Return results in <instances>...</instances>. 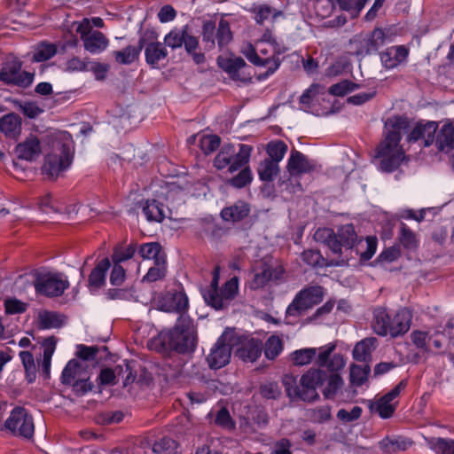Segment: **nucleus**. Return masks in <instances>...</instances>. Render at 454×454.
<instances>
[{"mask_svg":"<svg viewBox=\"0 0 454 454\" xmlns=\"http://www.w3.org/2000/svg\"><path fill=\"white\" fill-rule=\"evenodd\" d=\"M326 379V372L319 368H311L300 380V385L295 387H287L290 397L310 402L318 397L317 388L323 385Z\"/></svg>","mask_w":454,"mask_h":454,"instance_id":"0eeeda50","label":"nucleus"},{"mask_svg":"<svg viewBox=\"0 0 454 454\" xmlns=\"http://www.w3.org/2000/svg\"><path fill=\"white\" fill-rule=\"evenodd\" d=\"M184 30L183 29H173L168 34H167L164 37V43L167 46L176 49L183 45L184 43Z\"/></svg>","mask_w":454,"mask_h":454,"instance_id":"13d9d810","label":"nucleus"},{"mask_svg":"<svg viewBox=\"0 0 454 454\" xmlns=\"http://www.w3.org/2000/svg\"><path fill=\"white\" fill-rule=\"evenodd\" d=\"M110 268V261L107 258L100 261L89 278V288L91 293L98 290L106 282V273Z\"/></svg>","mask_w":454,"mask_h":454,"instance_id":"a878e982","label":"nucleus"},{"mask_svg":"<svg viewBox=\"0 0 454 454\" xmlns=\"http://www.w3.org/2000/svg\"><path fill=\"white\" fill-rule=\"evenodd\" d=\"M15 153L20 159L32 161L41 153L39 140L35 137H29L24 142L19 144Z\"/></svg>","mask_w":454,"mask_h":454,"instance_id":"b1692460","label":"nucleus"},{"mask_svg":"<svg viewBox=\"0 0 454 454\" xmlns=\"http://www.w3.org/2000/svg\"><path fill=\"white\" fill-rule=\"evenodd\" d=\"M302 260L309 266H341L347 262V259L333 260L327 262L317 250H306L302 253Z\"/></svg>","mask_w":454,"mask_h":454,"instance_id":"bb28decb","label":"nucleus"},{"mask_svg":"<svg viewBox=\"0 0 454 454\" xmlns=\"http://www.w3.org/2000/svg\"><path fill=\"white\" fill-rule=\"evenodd\" d=\"M196 340L192 320L182 314L172 330L160 333L153 342L156 348L162 350L169 348L179 353H186L194 350Z\"/></svg>","mask_w":454,"mask_h":454,"instance_id":"7ed1b4c3","label":"nucleus"},{"mask_svg":"<svg viewBox=\"0 0 454 454\" xmlns=\"http://www.w3.org/2000/svg\"><path fill=\"white\" fill-rule=\"evenodd\" d=\"M367 0H335L340 9L347 12L351 18L359 15Z\"/></svg>","mask_w":454,"mask_h":454,"instance_id":"49530a36","label":"nucleus"},{"mask_svg":"<svg viewBox=\"0 0 454 454\" xmlns=\"http://www.w3.org/2000/svg\"><path fill=\"white\" fill-rule=\"evenodd\" d=\"M165 301L168 311L182 313L188 308V298L183 291L168 294Z\"/></svg>","mask_w":454,"mask_h":454,"instance_id":"72a5a7b5","label":"nucleus"},{"mask_svg":"<svg viewBox=\"0 0 454 454\" xmlns=\"http://www.w3.org/2000/svg\"><path fill=\"white\" fill-rule=\"evenodd\" d=\"M218 66L233 79L239 78V73L246 66L240 57L233 55H221L217 59Z\"/></svg>","mask_w":454,"mask_h":454,"instance_id":"393cba45","label":"nucleus"},{"mask_svg":"<svg viewBox=\"0 0 454 454\" xmlns=\"http://www.w3.org/2000/svg\"><path fill=\"white\" fill-rule=\"evenodd\" d=\"M287 48L278 42L270 30L263 33L254 47L250 43L242 46L241 52L254 66L267 69L266 74H273L280 66L279 55L286 52Z\"/></svg>","mask_w":454,"mask_h":454,"instance_id":"f03ea898","label":"nucleus"},{"mask_svg":"<svg viewBox=\"0 0 454 454\" xmlns=\"http://www.w3.org/2000/svg\"><path fill=\"white\" fill-rule=\"evenodd\" d=\"M408 56V50L403 46L387 48L380 54L382 65L388 69L395 68L405 61Z\"/></svg>","mask_w":454,"mask_h":454,"instance_id":"4be33fe9","label":"nucleus"},{"mask_svg":"<svg viewBox=\"0 0 454 454\" xmlns=\"http://www.w3.org/2000/svg\"><path fill=\"white\" fill-rule=\"evenodd\" d=\"M428 447L438 454H454V441L443 438L427 440Z\"/></svg>","mask_w":454,"mask_h":454,"instance_id":"a19ab883","label":"nucleus"},{"mask_svg":"<svg viewBox=\"0 0 454 454\" xmlns=\"http://www.w3.org/2000/svg\"><path fill=\"white\" fill-rule=\"evenodd\" d=\"M234 341L235 333L232 331H225L219 337L207 358L211 369H220L229 364Z\"/></svg>","mask_w":454,"mask_h":454,"instance_id":"9b49d317","label":"nucleus"},{"mask_svg":"<svg viewBox=\"0 0 454 454\" xmlns=\"http://www.w3.org/2000/svg\"><path fill=\"white\" fill-rule=\"evenodd\" d=\"M39 209L45 214L57 213L61 210L56 200H54L50 194L44 195L38 202Z\"/></svg>","mask_w":454,"mask_h":454,"instance_id":"bf43d9fd","label":"nucleus"},{"mask_svg":"<svg viewBox=\"0 0 454 454\" xmlns=\"http://www.w3.org/2000/svg\"><path fill=\"white\" fill-rule=\"evenodd\" d=\"M436 145L440 151L446 153L454 147V126L451 123L442 126L436 137Z\"/></svg>","mask_w":454,"mask_h":454,"instance_id":"c756f323","label":"nucleus"},{"mask_svg":"<svg viewBox=\"0 0 454 454\" xmlns=\"http://www.w3.org/2000/svg\"><path fill=\"white\" fill-rule=\"evenodd\" d=\"M142 212L148 222H162L169 213L162 200L156 196L155 199L146 200L141 203Z\"/></svg>","mask_w":454,"mask_h":454,"instance_id":"412c9836","label":"nucleus"},{"mask_svg":"<svg viewBox=\"0 0 454 454\" xmlns=\"http://www.w3.org/2000/svg\"><path fill=\"white\" fill-rule=\"evenodd\" d=\"M411 314L407 309H400L390 314L386 309L379 307L373 311L372 326L381 336L397 337L407 333L411 327Z\"/></svg>","mask_w":454,"mask_h":454,"instance_id":"20e7f679","label":"nucleus"},{"mask_svg":"<svg viewBox=\"0 0 454 454\" xmlns=\"http://www.w3.org/2000/svg\"><path fill=\"white\" fill-rule=\"evenodd\" d=\"M335 235L340 245V254H342V248L351 249L357 240V235L352 224L342 225Z\"/></svg>","mask_w":454,"mask_h":454,"instance_id":"f704fd0d","label":"nucleus"},{"mask_svg":"<svg viewBox=\"0 0 454 454\" xmlns=\"http://www.w3.org/2000/svg\"><path fill=\"white\" fill-rule=\"evenodd\" d=\"M69 286L67 277L59 272H46L37 277L35 288L48 297L60 296Z\"/></svg>","mask_w":454,"mask_h":454,"instance_id":"4468645a","label":"nucleus"},{"mask_svg":"<svg viewBox=\"0 0 454 454\" xmlns=\"http://www.w3.org/2000/svg\"><path fill=\"white\" fill-rule=\"evenodd\" d=\"M249 213V207L243 201L223 208L221 212L222 218L224 221L238 222L242 220Z\"/></svg>","mask_w":454,"mask_h":454,"instance_id":"2f4dec72","label":"nucleus"},{"mask_svg":"<svg viewBox=\"0 0 454 454\" xmlns=\"http://www.w3.org/2000/svg\"><path fill=\"white\" fill-rule=\"evenodd\" d=\"M323 89L319 85H311L300 98L304 108H309L317 100V97Z\"/></svg>","mask_w":454,"mask_h":454,"instance_id":"6e6d98bb","label":"nucleus"},{"mask_svg":"<svg viewBox=\"0 0 454 454\" xmlns=\"http://www.w3.org/2000/svg\"><path fill=\"white\" fill-rule=\"evenodd\" d=\"M88 69V62L79 57H72L67 59L64 66L67 72H84Z\"/></svg>","mask_w":454,"mask_h":454,"instance_id":"680f3d73","label":"nucleus"},{"mask_svg":"<svg viewBox=\"0 0 454 454\" xmlns=\"http://www.w3.org/2000/svg\"><path fill=\"white\" fill-rule=\"evenodd\" d=\"M370 372V366L367 364H351L349 372V380L351 385L353 387L362 386L367 380Z\"/></svg>","mask_w":454,"mask_h":454,"instance_id":"4c0bfd02","label":"nucleus"},{"mask_svg":"<svg viewBox=\"0 0 454 454\" xmlns=\"http://www.w3.org/2000/svg\"><path fill=\"white\" fill-rule=\"evenodd\" d=\"M34 74L21 70V62L16 58L8 59L0 71V81L9 85L21 88L30 86L34 81Z\"/></svg>","mask_w":454,"mask_h":454,"instance_id":"f8f14e48","label":"nucleus"},{"mask_svg":"<svg viewBox=\"0 0 454 454\" xmlns=\"http://www.w3.org/2000/svg\"><path fill=\"white\" fill-rule=\"evenodd\" d=\"M350 51L358 58H364L366 55L375 52L367 37L354 38L350 41Z\"/></svg>","mask_w":454,"mask_h":454,"instance_id":"ea45409f","label":"nucleus"},{"mask_svg":"<svg viewBox=\"0 0 454 454\" xmlns=\"http://www.w3.org/2000/svg\"><path fill=\"white\" fill-rule=\"evenodd\" d=\"M142 46L139 45L137 47L136 46H128L122 51H116L114 53L115 59L117 62L121 64H130L134 62L139 56V53L141 51Z\"/></svg>","mask_w":454,"mask_h":454,"instance_id":"09e8293b","label":"nucleus"},{"mask_svg":"<svg viewBox=\"0 0 454 454\" xmlns=\"http://www.w3.org/2000/svg\"><path fill=\"white\" fill-rule=\"evenodd\" d=\"M76 32L80 34L84 49L91 54L101 53L108 46L107 38L103 33L91 29L90 21L88 19H83L78 24Z\"/></svg>","mask_w":454,"mask_h":454,"instance_id":"2eb2a0df","label":"nucleus"},{"mask_svg":"<svg viewBox=\"0 0 454 454\" xmlns=\"http://www.w3.org/2000/svg\"><path fill=\"white\" fill-rule=\"evenodd\" d=\"M72 160L73 153L70 143L56 140L52 144L51 153H47L45 157L42 168L43 173L51 178L57 177L62 171L69 168Z\"/></svg>","mask_w":454,"mask_h":454,"instance_id":"423d86ee","label":"nucleus"},{"mask_svg":"<svg viewBox=\"0 0 454 454\" xmlns=\"http://www.w3.org/2000/svg\"><path fill=\"white\" fill-rule=\"evenodd\" d=\"M318 348H304L296 349L290 354V359L294 365L303 366L310 364V362L317 357Z\"/></svg>","mask_w":454,"mask_h":454,"instance_id":"c9c22d12","label":"nucleus"},{"mask_svg":"<svg viewBox=\"0 0 454 454\" xmlns=\"http://www.w3.org/2000/svg\"><path fill=\"white\" fill-rule=\"evenodd\" d=\"M62 383L72 385L74 390L83 395L91 390L90 373L83 363L72 359L65 366L62 375Z\"/></svg>","mask_w":454,"mask_h":454,"instance_id":"9d476101","label":"nucleus"},{"mask_svg":"<svg viewBox=\"0 0 454 454\" xmlns=\"http://www.w3.org/2000/svg\"><path fill=\"white\" fill-rule=\"evenodd\" d=\"M5 427L16 436L31 439L35 432L32 416L22 407H15L5 421Z\"/></svg>","mask_w":454,"mask_h":454,"instance_id":"ddd939ff","label":"nucleus"},{"mask_svg":"<svg viewBox=\"0 0 454 454\" xmlns=\"http://www.w3.org/2000/svg\"><path fill=\"white\" fill-rule=\"evenodd\" d=\"M252 172L249 168L242 169L238 176L231 180V185L237 188H242L252 181Z\"/></svg>","mask_w":454,"mask_h":454,"instance_id":"338daca9","label":"nucleus"},{"mask_svg":"<svg viewBox=\"0 0 454 454\" xmlns=\"http://www.w3.org/2000/svg\"><path fill=\"white\" fill-rule=\"evenodd\" d=\"M21 129V120L14 114H9L0 119V130L7 137H16Z\"/></svg>","mask_w":454,"mask_h":454,"instance_id":"7c9ffc66","label":"nucleus"},{"mask_svg":"<svg viewBox=\"0 0 454 454\" xmlns=\"http://www.w3.org/2000/svg\"><path fill=\"white\" fill-rule=\"evenodd\" d=\"M176 442L169 438H162L155 442L153 451L155 454H179Z\"/></svg>","mask_w":454,"mask_h":454,"instance_id":"603ef678","label":"nucleus"},{"mask_svg":"<svg viewBox=\"0 0 454 454\" xmlns=\"http://www.w3.org/2000/svg\"><path fill=\"white\" fill-rule=\"evenodd\" d=\"M411 340L421 351L434 353L442 347L444 336L436 332L415 330L411 333Z\"/></svg>","mask_w":454,"mask_h":454,"instance_id":"aec40b11","label":"nucleus"},{"mask_svg":"<svg viewBox=\"0 0 454 454\" xmlns=\"http://www.w3.org/2000/svg\"><path fill=\"white\" fill-rule=\"evenodd\" d=\"M235 355L246 363L255 362L262 355V342L252 337H239L235 334Z\"/></svg>","mask_w":454,"mask_h":454,"instance_id":"f3484780","label":"nucleus"},{"mask_svg":"<svg viewBox=\"0 0 454 454\" xmlns=\"http://www.w3.org/2000/svg\"><path fill=\"white\" fill-rule=\"evenodd\" d=\"M376 346L377 340L375 338L371 337L362 340L354 347L353 358L356 361L367 362Z\"/></svg>","mask_w":454,"mask_h":454,"instance_id":"c85d7f7f","label":"nucleus"},{"mask_svg":"<svg viewBox=\"0 0 454 454\" xmlns=\"http://www.w3.org/2000/svg\"><path fill=\"white\" fill-rule=\"evenodd\" d=\"M284 269L271 259L256 262L247 279L249 288L256 290L266 286L270 280L281 279Z\"/></svg>","mask_w":454,"mask_h":454,"instance_id":"1a4fd4ad","label":"nucleus"},{"mask_svg":"<svg viewBox=\"0 0 454 454\" xmlns=\"http://www.w3.org/2000/svg\"><path fill=\"white\" fill-rule=\"evenodd\" d=\"M4 307L7 314H19L27 309V303L16 298H8L4 301Z\"/></svg>","mask_w":454,"mask_h":454,"instance_id":"774afa93","label":"nucleus"},{"mask_svg":"<svg viewBox=\"0 0 454 454\" xmlns=\"http://www.w3.org/2000/svg\"><path fill=\"white\" fill-rule=\"evenodd\" d=\"M220 145V138L215 135H200V147L205 154H208L215 151Z\"/></svg>","mask_w":454,"mask_h":454,"instance_id":"5fc2aeb1","label":"nucleus"},{"mask_svg":"<svg viewBox=\"0 0 454 454\" xmlns=\"http://www.w3.org/2000/svg\"><path fill=\"white\" fill-rule=\"evenodd\" d=\"M326 385L323 390V394L326 398H331L336 395L337 391L342 387L343 380L340 373L326 374Z\"/></svg>","mask_w":454,"mask_h":454,"instance_id":"c03bdc74","label":"nucleus"},{"mask_svg":"<svg viewBox=\"0 0 454 454\" xmlns=\"http://www.w3.org/2000/svg\"><path fill=\"white\" fill-rule=\"evenodd\" d=\"M407 126V121L403 117H395L387 123V134L377 149L376 157L380 160V168L385 172L396 169L405 160V153L400 145L402 130Z\"/></svg>","mask_w":454,"mask_h":454,"instance_id":"f257e3e1","label":"nucleus"},{"mask_svg":"<svg viewBox=\"0 0 454 454\" xmlns=\"http://www.w3.org/2000/svg\"><path fill=\"white\" fill-rule=\"evenodd\" d=\"M335 0H317L315 4V12L317 15L325 19L331 15L334 8Z\"/></svg>","mask_w":454,"mask_h":454,"instance_id":"e2e57ef3","label":"nucleus"},{"mask_svg":"<svg viewBox=\"0 0 454 454\" xmlns=\"http://www.w3.org/2000/svg\"><path fill=\"white\" fill-rule=\"evenodd\" d=\"M186 180L184 178H178L174 181L166 182L160 185V189L157 190L156 196L161 200H166L167 207L169 212L176 209L179 205L184 202L186 191L188 190Z\"/></svg>","mask_w":454,"mask_h":454,"instance_id":"dca6fc26","label":"nucleus"},{"mask_svg":"<svg viewBox=\"0 0 454 454\" xmlns=\"http://www.w3.org/2000/svg\"><path fill=\"white\" fill-rule=\"evenodd\" d=\"M284 343L280 337L272 335L265 342L264 355L268 359H274L281 354Z\"/></svg>","mask_w":454,"mask_h":454,"instance_id":"79ce46f5","label":"nucleus"},{"mask_svg":"<svg viewBox=\"0 0 454 454\" xmlns=\"http://www.w3.org/2000/svg\"><path fill=\"white\" fill-rule=\"evenodd\" d=\"M287 151V145L281 140H273L267 145V153L270 160L280 162Z\"/></svg>","mask_w":454,"mask_h":454,"instance_id":"de8ad7c7","label":"nucleus"},{"mask_svg":"<svg viewBox=\"0 0 454 454\" xmlns=\"http://www.w3.org/2000/svg\"><path fill=\"white\" fill-rule=\"evenodd\" d=\"M359 85L357 83L352 82L348 80H343L333 86H331L329 91L333 95L335 96H344L349 92L354 91L358 89Z\"/></svg>","mask_w":454,"mask_h":454,"instance_id":"4d7b16f0","label":"nucleus"},{"mask_svg":"<svg viewBox=\"0 0 454 454\" xmlns=\"http://www.w3.org/2000/svg\"><path fill=\"white\" fill-rule=\"evenodd\" d=\"M336 348L334 342H329L318 348L317 364L326 367L330 373H339L346 365V358L340 353L333 354Z\"/></svg>","mask_w":454,"mask_h":454,"instance_id":"a211bd4d","label":"nucleus"},{"mask_svg":"<svg viewBox=\"0 0 454 454\" xmlns=\"http://www.w3.org/2000/svg\"><path fill=\"white\" fill-rule=\"evenodd\" d=\"M145 54L147 64L153 67H157L159 62L168 56L165 47L159 42L149 43L145 47Z\"/></svg>","mask_w":454,"mask_h":454,"instance_id":"473e14b6","label":"nucleus"},{"mask_svg":"<svg viewBox=\"0 0 454 454\" xmlns=\"http://www.w3.org/2000/svg\"><path fill=\"white\" fill-rule=\"evenodd\" d=\"M315 165L298 151H293L288 159L287 169L291 175L309 173L314 169Z\"/></svg>","mask_w":454,"mask_h":454,"instance_id":"5701e85b","label":"nucleus"},{"mask_svg":"<svg viewBox=\"0 0 454 454\" xmlns=\"http://www.w3.org/2000/svg\"><path fill=\"white\" fill-rule=\"evenodd\" d=\"M235 154V148L233 145H224L220 153L215 158V166L218 169L224 168L227 166H231V159Z\"/></svg>","mask_w":454,"mask_h":454,"instance_id":"3c124183","label":"nucleus"},{"mask_svg":"<svg viewBox=\"0 0 454 454\" xmlns=\"http://www.w3.org/2000/svg\"><path fill=\"white\" fill-rule=\"evenodd\" d=\"M219 276L220 269L216 267L214 270L210 286L202 292L205 301L215 309H222L226 307L230 301L234 299L239 291V280L236 277L228 280L224 286L219 289Z\"/></svg>","mask_w":454,"mask_h":454,"instance_id":"39448f33","label":"nucleus"},{"mask_svg":"<svg viewBox=\"0 0 454 454\" xmlns=\"http://www.w3.org/2000/svg\"><path fill=\"white\" fill-rule=\"evenodd\" d=\"M252 153V146L248 145L240 144L239 152L233 155L231 164L229 168V172L233 173L247 164Z\"/></svg>","mask_w":454,"mask_h":454,"instance_id":"e433bc0d","label":"nucleus"},{"mask_svg":"<svg viewBox=\"0 0 454 454\" xmlns=\"http://www.w3.org/2000/svg\"><path fill=\"white\" fill-rule=\"evenodd\" d=\"M139 254L144 259H153L154 263H160V261L165 260L160 253V247L158 243H145L140 247Z\"/></svg>","mask_w":454,"mask_h":454,"instance_id":"37998d69","label":"nucleus"},{"mask_svg":"<svg viewBox=\"0 0 454 454\" xmlns=\"http://www.w3.org/2000/svg\"><path fill=\"white\" fill-rule=\"evenodd\" d=\"M421 136L422 140L424 141V145L428 146L434 141V133L437 129V123L435 121H427L426 123H421Z\"/></svg>","mask_w":454,"mask_h":454,"instance_id":"052dcab7","label":"nucleus"},{"mask_svg":"<svg viewBox=\"0 0 454 454\" xmlns=\"http://www.w3.org/2000/svg\"><path fill=\"white\" fill-rule=\"evenodd\" d=\"M215 37L220 48L224 47L232 40V33L231 31L230 24L223 18L219 21Z\"/></svg>","mask_w":454,"mask_h":454,"instance_id":"8fccbe9b","label":"nucleus"},{"mask_svg":"<svg viewBox=\"0 0 454 454\" xmlns=\"http://www.w3.org/2000/svg\"><path fill=\"white\" fill-rule=\"evenodd\" d=\"M38 325L42 329H51L62 325L61 317L51 311H40L37 317Z\"/></svg>","mask_w":454,"mask_h":454,"instance_id":"58836bf2","label":"nucleus"},{"mask_svg":"<svg viewBox=\"0 0 454 454\" xmlns=\"http://www.w3.org/2000/svg\"><path fill=\"white\" fill-rule=\"evenodd\" d=\"M56 47L51 43H41L34 51L33 59L42 62L50 59L56 54Z\"/></svg>","mask_w":454,"mask_h":454,"instance_id":"864d4df0","label":"nucleus"},{"mask_svg":"<svg viewBox=\"0 0 454 454\" xmlns=\"http://www.w3.org/2000/svg\"><path fill=\"white\" fill-rule=\"evenodd\" d=\"M314 239L317 242L327 246L334 254H340V245L332 229L319 228L314 233Z\"/></svg>","mask_w":454,"mask_h":454,"instance_id":"cd10ccee","label":"nucleus"},{"mask_svg":"<svg viewBox=\"0 0 454 454\" xmlns=\"http://www.w3.org/2000/svg\"><path fill=\"white\" fill-rule=\"evenodd\" d=\"M362 414V408L354 406L350 411L340 409L337 412V418L342 422H351L360 418Z\"/></svg>","mask_w":454,"mask_h":454,"instance_id":"69168bd1","label":"nucleus"},{"mask_svg":"<svg viewBox=\"0 0 454 454\" xmlns=\"http://www.w3.org/2000/svg\"><path fill=\"white\" fill-rule=\"evenodd\" d=\"M324 292L321 286H310L300 291L286 310V319L288 324H293V318L302 315L323 300Z\"/></svg>","mask_w":454,"mask_h":454,"instance_id":"6e6552de","label":"nucleus"},{"mask_svg":"<svg viewBox=\"0 0 454 454\" xmlns=\"http://www.w3.org/2000/svg\"><path fill=\"white\" fill-rule=\"evenodd\" d=\"M406 386V380L400 381L391 391L377 400L375 403L371 406L372 410L377 412L382 419L392 417L397 404L396 398Z\"/></svg>","mask_w":454,"mask_h":454,"instance_id":"6ab92c4d","label":"nucleus"},{"mask_svg":"<svg viewBox=\"0 0 454 454\" xmlns=\"http://www.w3.org/2000/svg\"><path fill=\"white\" fill-rule=\"evenodd\" d=\"M278 163L271 160H264L258 168V174L262 181L272 180L278 173Z\"/></svg>","mask_w":454,"mask_h":454,"instance_id":"a18cd8bd","label":"nucleus"},{"mask_svg":"<svg viewBox=\"0 0 454 454\" xmlns=\"http://www.w3.org/2000/svg\"><path fill=\"white\" fill-rule=\"evenodd\" d=\"M136 252V247L133 245H129L125 247L116 249L113 255L114 262L121 263L124 261L130 259Z\"/></svg>","mask_w":454,"mask_h":454,"instance_id":"0e129e2a","label":"nucleus"}]
</instances>
